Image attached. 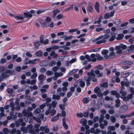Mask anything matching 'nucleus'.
<instances>
[{
  "mask_svg": "<svg viewBox=\"0 0 134 134\" xmlns=\"http://www.w3.org/2000/svg\"><path fill=\"white\" fill-rule=\"evenodd\" d=\"M43 54L42 52V51H38L36 52L35 53V55L37 56L40 57Z\"/></svg>",
  "mask_w": 134,
  "mask_h": 134,
  "instance_id": "34",
  "label": "nucleus"
},
{
  "mask_svg": "<svg viewBox=\"0 0 134 134\" xmlns=\"http://www.w3.org/2000/svg\"><path fill=\"white\" fill-rule=\"evenodd\" d=\"M100 86L102 87H104L105 88H106V87H107L108 86V85L107 83L105 82L103 83L100 84Z\"/></svg>",
  "mask_w": 134,
  "mask_h": 134,
  "instance_id": "44",
  "label": "nucleus"
},
{
  "mask_svg": "<svg viewBox=\"0 0 134 134\" xmlns=\"http://www.w3.org/2000/svg\"><path fill=\"white\" fill-rule=\"evenodd\" d=\"M37 74L36 73H34L31 76V79H34L36 78L37 76Z\"/></svg>",
  "mask_w": 134,
  "mask_h": 134,
  "instance_id": "52",
  "label": "nucleus"
},
{
  "mask_svg": "<svg viewBox=\"0 0 134 134\" xmlns=\"http://www.w3.org/2000/svg\"><path fill=\"white\" fill-rule=\"evenodd\" d=\"M85 56V58H86L89 61H92L93 62H95L96 61V58H94L93 59H91L90 58V56L88 55H86Z\"/></svg>",
  "mask_w": 134,
  "mask_h": 134,
  "instance_id": "18",
  "label": "nucleus"
},
{
  "mask_svg": "<svg viewBox=\"0 0 134 134\" xmlns=\"http://www.w3.org/2000/svg\"><path fill=\"white\" fill-rule=\"evenodd\" d=\"M108 52L109 51L108 50L103 49L101 53L105 55L107 54Z\"/></svg>",
  "mask_w": 134,
  "mask_h": 134,
  "instance_id": "41",
  "label": "nucleus"
},
{
  "mask_svg": "<svg viewBox=\"0 0 134 134\" xmlns=\"http://www.w3.org/2000/svg\"><path fill=\"white\" fill-rule=\"evenodd\" d=\"M41 111L40 109L39 108H37L36 110L34 111V114L36 115V114H39Z\"/></svg>",
  "mask_w": 134,
  "mask_h": 134,
  "instance_id": "29",
  "label": "nucleus"
},
{
  "mask_svg": "<svg viewBox=\"0 0 134 134\" xmlns=\"http://www.w3.org/2000/svg\"><path fill=\"white\" fill-rule=\"evenodd\" d=\"M73 37L72 36H66L64 38V40L65 41H67L68 40L71 39Z\"/></svg>",
  "mask_w": 134,
  "mask_h": 134,
  "instance_id": "51",
  "label": "nucleus"
},
{
  "mask_svg": "<svg viewBox=\"0 0 134 134\" xmlns=\"http://www.w3.org/2000/svg\"><path fill=\"white\" fill-rule=\"evenodd\" d=\"M41 43L39 41H37L34 43V45L35 48H38L39 46L40 45Z\"/></svg>",
  "mask_w": 134,
  "mask_h": 134,
  "instance_id": "28",
  "label": "nucleus"
},
{
  "mask_svg": "<svg viewBox=\"0 0 134 134\" xmlns=\"http://www.w3.org/2000/svg\"><path fill=\"white\" fill-rule=\"evenodd\" d=\"M54 26V23L53 22H51L50 24L48 25V24H47L46 25L43 26V27H49L51 28L53 27Z\"/></svg>",
  "mask_w": 134,
  "mask_h": 134,
  "instance_id": "31",
  "label": "nucleus"
},
{
  "mask_svg": "<svg viewBox=\"0 0 134 134\" xmlns=\"http://www.w3.org/2000/svg\"><path fill=\"white\" fill-rule=\"evenodd\" d=\"M7 93L10 94H12L14 92L13 89L10 88H8L7 90Z\"/></svg>",
  "mask_w": 134,
  "mask_h": 134,
  "instance_id": "25",
  "label": "nucleus"
},
{
  "mask_svg": "<svg viewBox=\"0 0 134 134\" xmlns=\"http://www.w3.org/2000/svg\"><path fill=\"white\" fill-rule=\"evenodd\" d=\"M105 100L107 101L110 100L112 101L113 100V98L112 97H109L108 96H106L105 97Z\"/></svg>",
  "mask_w": 134,
  "mask_h": 134,
  "instance_id": "37",
  "label": "nucleus"
},
{
  "mask_svg": "<svg viewBox=\"0 0 134 134\" xmlns=\"http://www.w3.org/2000/svg\"><path fill=\"white\" fill-rule=\"evenodd\" d=\"M63 16L62 15L59 14L57 15V18L58 19H60L62 18L63 17Z\"/></svg>",
  "mask_w": 134,
  "mask_h": 134,
  "instance_id": "63",
  "label": "nucleus"
},
{
  "mask_svg": "<svg viewBox=\"0 0 134 134\" xmlns=\"http://www.w3.org/2000/svg\"><path fill=\"white\" fill-rule=\"evenodd\" d=\"M120 63L122 65H132L133 64V62L132 61L125 60L121 62Z\"/></svg>",
  "mask_w": 134,
  "mask_h": 134,
  "instance_id": "5",
  "label": "nucleus"
},
{
  "mask_svg": "<svg viewBox=\"0 0 134 134\" xmlns=\"http://www.w3.org/2000/svg\"><path fill=\"white\" fill-rule=\"evenodd\" d=\"M53 72H52L51 71L49 70H48L46 72V74L47 75H52V73Z\"/></svg>",
  "mask_w": 134,
  "mask_h": 134,
  "instance_id": "60",
  "label": "nucleus"
},
{
  "mask_svg": "<svg viewBox=\"0 0 134 134\" xmlns=\"http://www.w3.org/2000/svg\"><path fill=\"white\" fill-rule=\"evenodd\" d=\"M59 69V67H58L57 66H54L53 67L52 70L54 72H56L57 69Z\"/></svg>",
  "mask_w": 134,
  "mask_h": 134,
  "instance_id": "62",
  "label": "nucleus"
},
{
  "mask_svg": "<svg viewBox=\"0 0 134 134\" xmlns=\"http://www.w3.org/2000/svg\"><path fill=\"white\" fill-rule=\"evenodd\" d=\"M46 103V106H47V107H48L47 109L48 110H50L52 108L51 104L50 103Z\"/></svg>",
  "mask_w": 134,
  "mask_h": 134,
  "instance_id": "53",
  "label": "nucleus"
},
{
  "mask_svg": "<svg viewBox=\"0 0 134 134\" xmlns=\"http://www.w3.org/2000/svg\"><path fill=\"white\" fill-rule=\"evenodd\" d=\"M92 4L91 2H89L88 4V6L87 9V10L90 12H91L93 11V8L92 6Z\"/></svg>",
  "mask_w": 134,
  "mask_h": 134,
  "instance_id": "7",
  "label": "nucleus"
},
{
  "mask_svg": "<svg viewBox=\"0 0 134 134\" xmlns=\"http://www.w3.org/2000/svg\"><path fill=\"white\" fill-rule=\"evenodd\" d=\"M9 76V75L7 73H6V71H5V72H3L1 74V76H0V80L2 81Z\"/></svg>",
  "mask_w": 134,
  "mask_h": 134,
  "instance_id": "4",
  "label": "nucleus"
},
{
  "mask_svg": "<svg viewBox=\"0 0 134 134\" xmlns=\"http://www.w3.org/2000/svg\"><path fill=\"white\" fill-rule=\"evenodd\" d=\"M120 93L121 94H122V96H124L126 94V93L125 92L123 91L122 90H121L120 92Z\"/></svg>",
  "mask_w": 134,
  "mask_h": 134,
  "instance_id": "64",
  "label": "nucleus"
},
{
  "mask_svg": "<svg viewBox=\"0 0 134 134\" xmlns=\"http://www.w3.org/2000/svg\"><path fill=\"white\" fill-rule=\"evenodd\" d=\"M104 117V116L103 115H100V118L99 119V122L100 123H101L103 121V119Z\"/></svg>",
  "mask_w": 134,
  "mask_h": 134,
  "instance_id": "36",
  "label": "nucleus"
},
{
  "mask_svg": "<svg viewBox=\"0 0 134 134\" xmlns=\"http://www.w3.org/2000/svg\"><path fill=\"white\" fill-rule=\"evenodd\" d=\"M6 85V84L5 83H1V85L0 86V89L2 90L4 87H5Z\"/></svg>",
  "mask_w": 134,
  "mask_h": 134,
  "instance_id": "45",
  "label": "nucleus"
},
{
  "mask_svg": "<svg viewBox=\"0 0 134 134\" xmlns=\"http://www.w3.org/2000/svg\"><path fill=\"white\" fill-rule=\"evenodd\" d=\"M130 91L131 92L132 94H129L127 96L129 99H131L133 97L132 94H134V91L133 89L132 88L130 87Z\"/></svg>",
  "mask_w": 134,
  "mask_h": 134,
  "instance_id": "11",
  "label": "nucleus"
},
{
  "mask_svg": "<svg viewBox=\"0 0 134 134\" xmlns=\"http://www.w3.org/2000/svg\"><path fill=\"white\" fill-rule=\"evenodd\" d=\"M44 78V76L42 74L38 76V79L39 81L43 80Z\"/></svg>",
  "mask_w": 134,
  "mask_h": 134,
  "instance_id": "47",
  "label": "nucleus"
},
{
  "mask_svg": "<svg viewBox=\"0 0 134 134\" xmlns=\"http://www.w3.org/2000/svg\"><path fill=\"white\" fill-rule=\"evenodd\" d=\"M110 93L111 95H115L116 97L117 98H119L120 97L119 93L115 91H111L110 92Z\"/></svg>",
  "mask_w": 134,
  "mask_h": 134,
  "instance_id": "10",
  "label": "nucleus"
},
{
  "mask_svg": "<svg viewBox=\"0 0 134 134\" xmlns=\"http://www.w3.org/2000/svg\"><path fill=\"white\" fill-rule=\"evenodd\" d=\"M66 46L64 45L60 46V48H63L64 50H69L70 49V48L69 47H66Z\"/></svg>",
  "mask_w": 134,
  "mask_h": 134,
  "instance_id": "54",
  "label": "nucleus"
},
{
  "mask_svg": "<svg viewBox=\"0 0 134 134\" xmlns=\"http://www.w3.org/2000/svg\"><path fill=\"white\" fill-rule=\"evenodd\" d=\"M116 104L115 107L116 108H118L120 106L121 103L120 100L119 99H117L115 100V101Z\"/></svg>",
  "mask_w": 134,
  "mask_h": 134,
  "instance_id": "15",
  "label": "nucleus"
},
{
  "mask_svg": "<svg viewBox=\"0 0 134 134\" xmlns=\"http://www.w3.org/2000/svg\"><path fill=\"white\" fill-rule=\"evenodd\" d=\"M60 98V96L59 95L53 94L52 96V98L53 99L59 100Z\"/></svg>",
  "mask_w": 134,
  "mask_h": 134,
  "instance_id": "19",
  "label": "nucleus"
},
{
  "mask_svg": "<svg viewBox=\"0 0 134 134\" xmlns=\"http://www.w3.org/2000/svg\"><path fill=\"white\" fill-rule=\"evenodd\" d=\"M80 86L82 88H83L85 86V83L84 81L81 80H80L79 81Z\"/></svg>",
  "mask_w": 134,
  "mask_h": 134,
  "instance_id": "23",
  "label": "nucleus"
},
{
  "mask_svg": "<svg viewBox=\"0 0 134 134\" xmlns=\"http://www.w3.org/2000/svg\"><path fill=\"white\" fill-rule=\"evenodd\" d=\"M100 90L98 87H96L94 89V91L96 93L100 92Z\"/></svg>",
  "mask_w": 134,
  "mask_h": 134,
  "instance_id": "43",
  "label": "nucleus"
},
{
  "mask_svg": "<svg viewBox=\"0 0 134 134\" xmlns=\"http://www.w3.org/2000/svg\"><path fill=\"white\" fill-rule=\"evenodd\" d=\"M3 132L4 133L3 134H8L10 133L9 130H8L7 128H4L3 130Z\"/></svg>",
  "mask_w": 134,
  "mask_h": 134,
  "instance_id": "22",
  "label": "nucleus"
},
{
  "mask_svg": "<svg viewBox=\"0 0 134 134\" xmlns=\"http://www.w3.org/2000/svg\"><path fill=\"white\" fill-rule=\"evenodd\" d=\"M128 106L127 105H124L121 107L119 110V112L122 113L126 112L127 110Z\"/></svg>",
  "mask_w": 134,
  "mask_h": 134,
  "instance_id": "6",
  "label": "nucleus"
},
{
  "mask_svg": "<svg viewBox=\"0 0 134 134\" xmlns=\"http://www.w3.org/2000/svg\"><path fill=\"white\" fill-rule=\"evenodd\" d=\"M96 57H97V60H102L103 59V57L100 56V55L99 54H96Z\"/></svg>",
  "mask_w": 134,
  "mask_h": 134,
  "instance_id": "32",
  "label": "nucleus"
},
{
  "mask_svg": "<svg viewBox=\"0 0 134 134\" xmlns=\"http://www.w3.org/2000/svg\"><path fill=\"white\" fill-rule=\"evenodd\" d=\"M49 42V40L48 39H46L44 41H43L42 43L44 44H48Z\"/></svg>",
  "mask_w": 134,
  "mask_h": 134,
  "instance_id": "59",
  "label": "nucleus"
},
{
  "mask_svg": "<svg viewBox=\"0 0 134 134\" xmlns=\"http://www.w3.org/2000/svg\"><path fill=\"white\" fill-rule=\"evenodd\" d=\"M6 73L8 74H9L10 75H13L15 74V71L14 70H6Z\"/></svg>",
  "mask_w": 134,
  "mask_h": 134,
  "instance_id": "16",
  "label": "nucleus"
},
{
  "mask_svg": "<svg viewBox=\"0 0 134 134\" xmlns=\"http://www.w3.org/2000/svg\"><path fill=\"white\" fill-rule=\"evenodd\" d=\"M88 101V99L86 98H84L82 100V102L85 103H87Z\"/></svg>",
  "mask_w": 134,
  "mask_h": 134,
  "instance_id": "56",
  "label": "nucleus"
},
{
  "mask_svg": "<svg viewBox=\"0 0 134 134\" xmlns=\"http://www.w3.org/2000/svg\"><path fill=\"white\" fill-rule=\"evenodd\" d=\"M44 36L43 35H41L40 37L39 42L42 43L43 41Z\"/></svg>",
  "mask_w": 134,
  "mask_h": 134,
  "instance_id": "48",
  "label": "nucleus"
},
{
  "mask_svg": "<svg viewBox=\"0 0 134 134\" xmlns=\"http://www.w3.org/2000/svg\"><path fill=\"white\" fill-rule=\"evenodd\" d=\"M110 16V14L109 13H107L105 14L104 15V18L105 19H107Z\"/></svg>",
  "mask_w": 134,
  "mask_h": 134,
  "instance_id": "55",
  "label": "nucleus"
},
{
  "mask_svg": "<svg viewBox=\"0 0 134 134\" xmlns=\"http://www.w3.org/2000/svg\"><path fill=\"white\" fill-rule=\"evenodd\" d=\"M87 120L86 119L82 118L80 120V123H82L83 126H85L87 123Z\"/></svg>",
  "mask_w": 134,
  "mask_h": 134,
  "instance_id": "17",
  "label": "nucleus"
},
{
  "mask_svg": "<svg viewBox=\"0 0 134 134\" xmlns=\"http://www.w3.org/2000/svg\"><path fill=\"white\" fill-rule=\"evenodd\" d=\"M118 36L116 38V39L117 40H119L122 39L123 37H124V35L122 34H119Z\"/></svg>",
  "mask_w": 134,
  "mask_h": 134,
  "instance_id": "35",
  "label": "nucleus"
},
{
  "mask_svg": "<svg viewBox=\"0 0 134 134\" xmlns=\"http://www.w3.org/2000/svg\"><path fill=\"white\" fill-rule=\"evenodd\" d=\"M127 50L129 51L130 50H132L134 49V45H132L128 47L127 48Z\"/></svg>",
  "mask_w": 134,
  "mask_h": 134,
  "instance_id": "50",
  "label": "nucleus"
},
{
  "mask_svg": "<svg viewBox=\"0 0 134 134\" xmlns=\"http://www.w3.org/2000/svg\"><path fill=\"white\" fill-rule=\"evenodd\" d=\"M88 77H85L84 80L86 82V85L87 86H89L90 83V81L92 80L93 82H96L97 81V79L95 77V74L94 73V70L92 69L90 72L87 73Z\"/></svg>",
  "mask_w": 134,
  "mask_h": 134,
  "instance_id": "1",
  "label": "nucleus"
},
{
  "mask_svg": "<svg viewBox=\"0 0 134 134\" xmlns=\"http://www.w3.org/2000/svg\"><path fill=\"white\" fill-rule=\"evenodd\" d=\"M50 55L51 56H52L54 58H56L58 56L57 54L55 53L54 51L51 52Z\"/></svg>",
  "mask_w": 134,
  "mask_h": 134,
  "instance_id": "26",
  "label": "nucleus"
},
{
  "mask_svg": "<svg viewBox=\"0 0 134 134\" xmlns=\"http://www.w3.org/2000/svg\"><path fill=\"white\" fill-rule=\"evenodd\" d=\"M123 73L124 74L123 75V76L122 77H123L126 78L128 76L131 74V72H128L125 73L123 72Z\"/></svg>",
  "mask_w": 134,
  "mask_h": 134,
  "instance_id": "33",
  "label": "nucleus"
},
{
  "mask_svg": "<svg viewBox=\"0 0 134 134\" xmlns=\"http://www.w3.org/2000/svg\"><path fill=\"white\" fill-rule=\"evenodd\" d=\"M96 68L98 69L94 71V73L96 75V76L98 77L103 76V72L100 73V71L98 70H102L103 69V67L101 65H99L96 66Z\"/></svg>",
  "mask_w": 134,
  "mask_h": 134,
  "instance_id": "3",
  "label": "nucleus"
},
{
  "mask_svg": "<svg viewBox=\"0 0 134 134\" xmlns=\"http://www.w3.org/2000/svg\"><path fill=\"white\" fill-rule=\"evenodd\" d=\"M46 103H43V104L41 105L40 106V109H43L44 107L46 106Z\"/></svg>",
  "mask_w": 134,
  "mask_h": 134,
  "instance_id": "61",
  "label": "nucleus"
},
{
  "mask_svg": "<svg viewBox=\"0 0 134 134\" xmlns=\"http://www.w3.org/2000/svg\"><path fill=\"white\" fill-rule=\"evenodd\" d=\"M37 60L36 59H35L33 60H29L28 61V63L29 64H33L34 63L35 61Z\"/></svg>",
  "mask_w": 134,
  "mask_h": 134,
  "instance_id": "58",
  "label": "nucleus"
},
{
  "mask_svg": "<svg viewBox=\"0 0 134 134\" xmlns=\"http://www.w3.org/2000/svg\"><path fill=\"white\" fill-rule=\"evenodd\" d=\"M24 116L30 117L32 116V113L30 111H28L26 110L22 112Z\"/></svg>",
  "mask_w": 134,
  "mask_h": 134,
  "instance_id": "9",
  "label": "nucleus"
},
{
  "mask_svg": "<svg viewBox=\"0 0 134 134\" xmlns=\"http://www.w3.org/2000/svg\"><path fill=\"white\" fill-rule=\"evenodd\" d=\"M112 80L113 81H116L117 82H119L120 81V80L119 77H118L116 78L115 76L114 77L112 78Z\"/></svg>",
  "mask_w": 134,
  "mask_h": 134,
  "instance_id": "30",
  "label": "nucleus"
},
{
  "mask_svg": "<svg viewBox=\"0 0 134 134\" xmlns=\"http://www.w3.org/2000/svg\"><path fill=\"white\" fill-rule=\"evenodd\" d=\"M10 134H14L16 132V129H14L12 130H9Z\"/></svg>",
  "mask_w": 134,
  "mask_h": 134,
  "instance_id": "42",
  "label": "nucleus"
},
{
  "mask_svg": "<svg viewBox=\"0 0 134 134\" xmlns=\"http://www.w3.org/2000/svg\"><path fill=\"white\" fill-rule=\"evenodd\" d=\"M60 12V10L57 9L54 10H53V17L54 18L55 17L56 14L58 13H59Z\"/></svg>",
  "mask_w": 134,
  "mask_h": 134,
  "instance_id": "20",
  "label": "nucleus"
},
{
  "mask_svg": "<svg viewBox=\"0 0 134 134\" xmlns=\"http://www.w3.org/2000/svg\"><path fill=\"white\" fill-rule=\"evenodd\" d=\"M57 104V102L56 100H53L52 101V103H51V105L53 108H55L56 107V104Z\"/></svg>",
  "mask_w": 134,
  "mask_h": 134,
  "instance_id": "24",
  "label": "nucleus"
},
{
  "mask_svg": "<svg viewBox=\"0 0 134 134\" xmlns=\"http://www.w3.org/2000/svg\"><path fill=\"white\" fill-rule=\"evenodd\" d=\"M110 120L112 122L114 123L116 121V119L114 116L112 115L110 117Z\"/></svg>",
  "mask_w": 134,
  "mask_h": 134,
  "instance_id": "27",
  "label": "nucleus"
},
{
  "mask_svg": "<svg viewBox=\"0 0 134 134\" xmlns=\"http://www.w3.org/2000/svg\"><path fill=\"white\" fill-rule=\"evenodd\" d=\"M14 18L18 20H23L24 19V17L17 15H15L14 16Z\"/></svg>",
  "mask_w": 134,
  "mask_h": 134,
  "instance_id": "46",
  "label": "nucleus"
},
{
  "mask_svg": "<svg viewBox=\"0 0 134 134\" xmlns=\"http://www.w3.org/2000/svg\"><path fill=\"white\" fill-rule=\"evenodd\" d=\"M51 115V116H54L56 113L55 110L54 109H52L50 111Z\"/></svg>",
  "mask_w": 134,
  "mask_h": 134,
  "instance_id": "38",
  "label": "nucleus"
},
{
  "mask_svg": "<svg viewBox=\"0 0 134 134\" xmlns=\"http://www.w3.org/2000/svg\"><path fill=\"white\" fill-rule=\"evenodd\" d=\"M51 19L48 17H47L46 18L45 21H44L43 23H41L42 26L43 27L47 24H48V23L50 22L51 21Z\"/></svg>",
  "mask_w": 134,
  "mask_h": 134,
  "instance_id": "8",
  "label": "nucleus"
},
{
  "mask_svg": "<svg viewBox=\"0 0 134 134\" xmlns=\"http://www.w3.org/2000/svg\"><path fill=\"white\" fill-rule=\"evenodd\" d=\"M59 113H58L57 114V115L55 117H54L52 118L51 119V121H56L58 120L59 118Z\"/></svg>",
  "mask_w": 134,
  "mask_h": 134,
  "instance_id": "14",
  "label": "nucleus"
},
{
  "mask_svg": "<svg viewBox=\"0 0 134 134\" xmlns=\"http://www.w3.org/2000/svg\"><path fill=\"white\" fill-rule=\"evenodd\" d=\"M127 46L122 44H120L119 46L115 47V49L116 50V53L119 54L122 52V49L125 50L127 48Z\"/></svg>",
  "mask_w": 134,
  "mask_h": 134,
  "instance_id": "2",
  "label": "nucleus"
},
{
  "mask_svg": "<svg viewBox=\"0 0 134 134\" xmlns=\"http://www.w3.org/2000/svg\"><path fill=\"white\" fill-rule=\"evenodd\" d=\"M100 133V131L98 129H97L95 131L94 133V134H99V133Z\"/></svg>",
  "mask_w": 134,
  "mask_h": 134,
  "instance_id": "57",
  "label": "nucleus"
},
{
  "mask_svg": "<svg viewBox=\"0 0 134 134\" xmlns=\"http://www.w3.org/2000/svg\"><path fill=\"white\" fill-rule=\"evenodd\" d=\"M99 4L98 2H96L95 3L94 5V8L97 12H99Z\"/></svg>",
  "mask_w": 134,
  "mask_h": 134,
  "instance_id": "12",
  "label": "nucleus"
},
{
  "mask_svg": "<svg viewBox=\"0 0 134 134\" xmlns=\"http://www.w3.org/2000/svg\"><path fill=\"white\" fill-rule=\"evenodd\" d=\"M21 131L23 132L24 133H27L28 131V129L26 127H22L21 128Z\"/></svg>",
  "mask_w": 134,
  "mask_h": 134,
  "instance_id": "21",
  "label": "nucleus"
},
{
  "mask_svg": "<svg viewBox=\"0 0 134 134\" xmlns=\"http://www.w3.org/2000/svg\"><path fill=\"white\" fill-rule=\"evenodd\" d=\"M15 69L17 72H20L21 70V68L20 66H18L15 68Z\"/></svg>",
  "mask_w": 134,
  "mask_h": 134,
  "instance_id": "49",
  "label": "nucleus"
},
{
  "mask_svg": "<svg viewBox=\"0 0 134 134\" xmlns=\"http://www.w3.org/2000/svg\"><path fill=\"white\" fill-rule=\"evenodd\" d=\"M24 18H31L32 15L29 12H25L24 13Z\"/></svg>",
  "mask_w": 134,
  "mask_h": 134,
  "instance_id": "13",
  "label": "nucleus"
},
{
  "mask_svg": "<svg viewBox=\"0 0 134 134\" xmlns=\"http://www.w3.org/2000/svg\"><path fill=\"white\" fill-rule=\"evenodd\" d=\"M105 40L104 39H103L102 40L97 41L96 43L98 44H99L102 43H105Z\"/></svg>",
  "mask_w": 134,
  "mask_h": 134,
  "instance_id": "39",
  "label": "nucleus"
},
{
  "mask_svg": "<svg viewBox=\"0 0 134 134\" xmlns=\"http://www.w3.org/2000/svg\"><path fill=\"white\" fill-rule=\"evenodd\" d=\"M108 130L110 131H114L115 130V128L114 126H110L108 127Z\"/></svg>",
  "mask_w": 134,
  "mask_h": 134,
  "instance_id": "40",
  "label": "nucleus"
}]
</instances>
